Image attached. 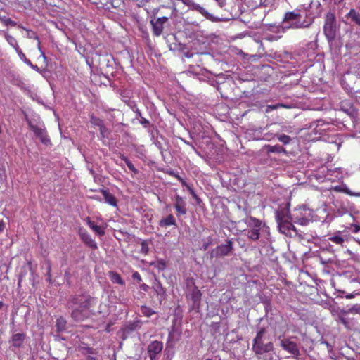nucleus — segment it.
<instances>
[{"label":"nucleus","mask_w":360,"mask_h":360,"mask_svg":"<svg viewBox=\"0 0 360 360\" xmlns=\"http://www.w3.org/2000/svg\"><path fill=\"white\" fill-rule=\"evenodd\" d=\"M95 298L87 293L70 296L67 307L71 309L70 316L76 322H81L94 314L91 309Z\"/></svg>","instance_id":"f257e3e1"},{"label":"nucleus","mask_w":360,"mask_h":360,"mask_svg":"<svg viewBox=\"0 0 360 360\" xmlns=\"http://www.w3.org/2000/svg\"><path fill=\"white\" fill-rule=\"evenodd\" d=\"M257 359H264L267 354L273 352L274 346L271 340H269L267 336V330L264 327H261L257 332L255 338L253 339L252 347Z\"/></svg>","instance_id":"f03ea898"},{"label":"nucleus","mask_w":360,"mask_h":360,"mask_svg":"<svg viewBox=\"0 0 360 360\" xmlns=\"http://www.w3.org/2000/svg\"><path fill=\"white\" fill-rule=\"evenodd\" d=\"M313 18H307L302 20V10L295 9L292 11H288L284 14L282 23L283 30L287 29H303L308 28L313 23Z\"/></svg>","instance_id":"7ed1b4c3"},{"label":"nucleus","mask_w":360,"mask_h":360,"mask_svg":"<svg viewBox=\"0 0 360 360\" xmlns=\"http://www.w3.org/2000/svg\"><path fill=\"white\" fill-rule=\"evenodd\" d=\"M323 34L328 44H332L340 34V25L338 22L335 14L328 12L325 16Z\"/></svg>","instance_id":"20e7f679"},{"label":"nucleus","mask_w":360,"mask_h":360,"mask_svg":"<svg viewBox=\"0 0 360 360\" xmlns=\"http://www.w3.org/2000/svg\"><path fill=\"white\" fill-rule=\"evenodd\" d=\"M233 251V244L230 240H227L225 244L218 245L210 252L211 257H223L231 255Z\"/></svg>","instance_id":"39448f33"},{"label":"nucleus","mask_w":360,"mask_h":360,"mask_svg":"<svg viewBox=\"0 0 360 360\" xmlns=\"http://www.w3.org/2000/svg\"><path fill=\"white\" fill-rule=\"evenodd\" d=\"M182 1L184 4L190 6L192 10L198 11L203 16H205L207 20H210L212 22L222 21L221 18L215 17L212 14L208 13L203 7H202L199 4L193 2V0H182Z\"/></svg>","instance_id":"423d86ee"},{"label":"nucleus","mask_w":360,"mask_h":360,"mask_svg":"<svg viewBox=\"0 0 360 360\" xmlns=\"http://www.w3.org/2000/svg\"><path fill=\"white\" fill-rule=\"evenodd\" d=\"M248 224L249 226H252V228L247 230V236L252 240H257L260 236L261 221L255 217H250Z\"/></svg>","instance_id":"0eeeda50"},{"label":"nucleus","mask_w":360,"mask_h":360,"mask_svg":"<svg viewBox=\"0 0 360 360\" xmlns=\"http://www.w3.org/2000/svg\"><path fill=\"white\" fill-rule=\"evenodd\" d=\"M280 345L284 350L291 354L294 358L298 359L300 356V352L297 344L292 341L290 338L281 340Z\"/></svg>","instance_id":"6e6552de"},{"label":"nucleus","mask_w":360,"mask_h":360,"mask_svg":"<svg viewBox=\"0 0 360 360\" xmlns=\"http://www.w3.org/2000/svg\"><path fill=\"white\" fill-rule=\"evenodd\" d=\"M30 128L34 133L35 136L40 139L43 144L46 146L51 145V140L49 138L45 129L40 128L36 125H30Z\"/></svg>","instance_id":"1a4fd4ad"},{"label":"nucleus","mask_w":360,"mask_h":360,"mask_svg":"<svg viewBox=\"0 0 360 360\" xmlns=\"http://www.w3.org/2000/svg\"><path fill=\"white\" fill-rule=\"evenodd\" d=\"M168 21V18L161 17L150 20L154 35L160 36L162 33L163 25Z\"/></svg>","instance_id":"9d476101"},{"label":"nucleus","mask_w":360,"mask_h":360,"mask_svg":"<svg viewBox=\"0 0 360 360\" xmlns=\"http://www.w3.org/2000/svg\"><path fill=\"white\" fill-rule=\"evenodd\" d=\"M278 227L279 229V231L282 233H283L286 236H292V233H291L292 231H294L296 235L297 234L296 228L290 221V219L289 220L287 219L284 221H281V222L278 223Z\"/></svg>","instance_id":"9b49d317"},{"label":"nucleus","mask_w":360,"mask_h":360,"mask_svg":"<svg viewBox=\"0 0 360 360\" xmlns=\"http://www.w3.org/2000/svg\"><path fill=\"white\" fill-rule=\"evenodd\" d=\"M162 348L163 345L162 342L155 340L150 343L148 346V352L150 359L153 360L155 358V356L161 352Z\"/></svg>","instance_id":"f8f14e48"},{"label":"nucleus","mask_w":360,"mask_h":360,"mask_svg":"<svg viewBox=\"0 0 360 360\" xmlns=\"http://www.w3.org/2000/svg\"><path fill=\"white\" fill-rule=\"evenodd\" d=\"M340 110L345 112L352 118H355L357 116V110L354 105L347 101H342L340 103Z\"/></svg>","instance_id":"ddd939ff"},{"label":"nucleus","mask_w":360,"mask_h":360,"mask_svg":"<svg viewBox=\"0 0 360 360\" xmlns=\"http://www.w3.org/2000/svg\"><path fill=\"white\" fill-rule=\"evenodd\" d=\"M278 125L276 124H272L269 126V128H270V131H272L271 134H274V136H276L277 139L282 142L284 145H287L290 143L292 139L290 136L285 134H281L278 131H276V127Z\"/></svg>","instance_id":"4468645a"},{"label":"nucleus","mask_w":360,"mask_h":360,"mask_svg":"<svg viewBox=\"0 0 360 360\" xmlns=\"http://www.w3.org/2000/svg\"><path fill=\"white\" fill-rule=\"evenodd\" d=\"M186 205V203L183 198L177 195L175 198V202L174 204V207L177 212V214L184 215L186 214L187 209Z\"/></svg>","instance_id":"2eb2a0df"},{"label":"nucleus","mask_w":360,"mask_h":360,"mask_svg":"<svg viewBox=\"0 0 360 360\" xmlns=\"http://www.w3.org/2000/svg\"><path fill=\"white\" fill-rule=\"evenodd\" d=\"M153 289L156 292L157 295L160 297V304L162 303V300H164L167 297L166 290L162 286L161 283L155 279L153 285Z\"/></svg>","instance_id":"dca6fc26"},{"label":"nucleus","mask_w":360,"mask_h":360,"mask_svg":"<svg viewBox=\"0 0 360 360\" xmlns=\"http://www.w3.org/2000/svg\"><path fill=\"white\" fill-rule=\"evenodd\" d=\"M345 18L350 20L351 23L360 27V13L356 9L352 8L345 15Z\"/></svg>","instance_id":"f3484780"},{"label":"nucleus","mask_w":360,"mask_h":360,"mask_svg":"<svg viewBox=\"0 0 360 360\" xmlns=\"http://www.w3.org/2000/svg\"><path fill=\"white\" fill-rule=\"evenodd\" d=\"M25 339V333H15L12 335L11 344L15 348H20L22 347Z\"/></svg>","instance_id":"a211bd4d"},{"label":"nucleus","mask_w":360,"mask_h":360,"mask_svg":"<svg viewBox=\"0 0 360 360\" xmlns=\"http://www.w3.org/2000/svg\"><path fill=\"white\" fill-rule=\"evenodd\" d=\"M101 193L103 194V198L105 199V202L108 203L109 205L117 207V201L115 197L111 194L108 189H101Z\"/></svg>","instance_id":"6ab92c4d"},{"label":"nucleus","mask_w":360,"mask_h":360,"mask_svg":"<svg viewBox=\"0 0 360 360\" xmlns=\"http://www.w3.org/2000/svg\"><path fill=\"white\" fill-rule=\"evenodd\" d=\"M264 149L266 150L267 154H269L270 153H286L285 149L280 145H275V146L266 145V146H264Z\"/></svg>","instance_id":"aec40b11"},{"label":"nucleus","mask_w":360,"mask_h":360,"mask_svg":"<svg viewBox=\"0 0 360 360\" xmlns=\"http://www.w3.org/2000/svg\"><path fill=\"white\" fill-rule=\"evenodd\" d=\"M201 295L202 294L200 290H199L198 288L194 285L191 295V300L193 302V306H197L199 304L201 299Z\"/></svg>","instance_id":"412c9836"},{"label":"nucleus","mask_w":360,"mask_h":360,"mask_svg":"<svg viewBox=\"0 0 360 360\" xmlns=\"http://www.w3.org/2000/svg\"><path fill=\"white\" fill-rule=\"evenodd\" d=\"M159 225L161 227H165V226H168L170 225L176 226V220H175L174 216L172 214H169L167 217L162 219L159 221Z\"/></svg>","instance_id":"4be33fe9"},{"label":"nucleus","mask_w":360,"mask_h":360,"mask_svg":"<svg viewBox=\"0 0 360 360\" xmlns=\"http://www.w3.org/2000/svg\"><path fill=\"white\" fill-rule=\"evenodd\" d=\"M108 274L110 278L113 283H117L122 285H125L124 281L121 278L118 273L111 271H109Z\"/></svg>","instance_id":"5701e85b"},{"label":"nucleus","mask_w":360,"mask_h":360,"mask_svg":"<svg viewBox=\"0 0 360 360\" xmlns=\"http://www.w3.org/2000/svg\"><path fill=\"white\" fill-rule=\"evenodd\" d=\"M87 224L100 236H103L105 235L104 229L101 226L95 224L94 222L91 221V219L89 217L87 218Z\"/></svg>","instance_id":"b1692460"},{"label":"nucleus","mask_w":360,"mask_h":360,"mask_svg":"<svg viewBox=\"0 0 360 360\" xmlns=\"http://www.w3.org/2000/svg\"><path fill=\"white\" fill-rule=\"evenodd\" d=\"M288 211L287 210H281V211H276V218L277 223H280L281 221H284L287 219H290V216L288 215Z\"/></svg>","instance_id":"393cba45"},{"label":"nucleus","mask_w":360,"mask_h":360,"mask_svg":"<svg viewBox=\"0 0 360 360\" xmlns=\"http://www.w3.org/2000/svg\"><path fill=\"white\" fill-rule=\"evenodd\" d=\"M81 238L82 240L89 247L97 248L96 243L95 241L91 238V237L87 234V233H82L81 234Z\"/></svg>","instance_id":"a878e982"},{"label":"nucleus","mask_w":360,"mask_h":360,"mask_svg":"<svg viewBox=\"0 0 360 360\" xmlns=\"http://www.w3.org/2000/svg\"><path fill=\"white\" fill-rule=\"evenodd\" d=\"M66 320L62 316L59 317L56 320V326L58 332H62L66 330Z\"/></svg>","instance_id":"bb28decb"},{"label":"nucleus","mask_w":360,"mask_h":360,"mask_svg":"<svg viewBox=\"0 0 360 360\" xmlns=\"http://www.w3.org/2000/svg\"><path fill=\"white\" fill-rule=\"evenodd\" d=\"M18 56L22 60H23L26 64H27L29 66H30L32 69L35 70L37 72H40L39 68L36 65H33L32 62L27 59L25 56V55L22 53L21 50L18 51Z\"/></svg>","instance_id":"cd10ccee"},{"label":"nucleus","mask_w":360,"mask_h":360,"mask_svg":"<svg viewBox=\"0 0 360 360\" xmlns=\"http://www.w3.org/2000/svg\"><path fill=\"white\" fill-rule=\"evenodd\" d=\"M5 38L6 39V41H8V43L11 46H13L15 49L17 53H18V51L21 50V49L19 48L16 39L14 37H13L12 36H11L8 34H7V33H5Z\"/></svg>","instance_id":"c85d7f7f"},{"label":"nucleus","mask_w":360,"mask_h":360,"mask_svg":"<svg viewBox=\"0 0 360 360\" xmlns=\"http://www.w3.org/2000/svg\"><path fill=\"white\" fill-rule=\"evenodd\" d=\"M336 321L343 324L347 329H351L353 326V323L349 319L341 315L338 316Z\"/></svg>","instance_id":"c756f323"},{"label":"nucleus","mask_w":360,"mask_h":360,"mask_svg":"<svg viewBox=\"0 0 360 360\" xmlns=\"http://www.w3.org/2000/svg\"><path fill=\"white\" fill-rule=\"evenodd\" d=\"M0 21L5 25L15 26L16 22L8 18L6 15L3 14V12L0 11Z\"/></svg>","instance_id":"7c9ffc66"},{"label":"nucleus","mask_w":360,"mask_h":360,"mask_svg":"<svg viewBox=\"0 0 360 360\" xmlns=\"http://www.w3.org/2000/svg\"><path fill=\"white\" fill-rule=\"evenodd\" d=\"M139 327V322H134L131 323L127 326H125L122 329H124V334H130L131 332H133L134 330H136V328Z\"/></svg>","instance_id":"2f4dec72"},{"label":"nucleus","mask_w":360,"mask_h":360,"mask_svg":"<svg viewBox=\"0 0 360 360\" xmlns=\"http://www.w3.org/2000/svg\"><path fill=\"white\" fill-rule=\"evenodd\" d=\"M135 112L136 114V118H140L139 122L145 127L147 128L150 126V122L148 120L143 117L141 113V111L139 109H136L135 110Z\"/></svg>","instance_id":"473e14b6"},{"label":"nucleus","mask_w":360,"mask_h":360,"mask_svg":"<svg viewBox=\"0 0 360 360\" xmlns=\"http://www.w3.org/2000/svg\"><path fill=\"white\" fill-rule=\"evenodd\" d=\"M342 314H360V304H354L350 307L348 310H342Z\"/></svg>","instance_id":"72a5a7b5"},{"label":"nucleus","mask_w":360,"mask_h":360,"mask_svg":"<svg viewBox=\"0 0 360 360\" xmlns=\"http://www.w3.org/2000/svg\"><path fill=\"white\" fill-rule=\"evenodd\" d=\"M141 312L142 314H143L146 317H150L153 314H155L156 312L153 310L151 308L146 307V306H142L141 307Z\"/></svg>","instance_id":"f704fd0d"},{"label":"nucleus","mask_w":360,"mask_h":360,"mask_svg":"<svg viewBox=\"0 0 360 360\" xmlns=\"http://www.w3.org/2000/svg\"><path fill=\"white\" fill-rule=\"evenodd\" d=\"M152 265L157 268L159 271H163L166 268V262L163 259H160L153 262Z\"/></svg>","instance_id":"c9c22d12"},{"label":"nucleus","mask_w":360,"mask_h":360,"mask_svg":"<svg viewBox=\"0 0 360 360\" xmlns=\"http://www.w3.org/2000/svg\"><path fill=\"white\" fill-rule=\"evenodd\" d=\"M122 160H123L126 165H127L129 169H130L131 172H133L134 174L138 173V169L135 168L132 162L125 156L122 157Z\"/></svg>","instance_id":"e433bc0d"},{"label":"nucleus","mask_w":360,"mask_h":360,"mask_svg":"<svg viewBox=\"0 0 360 360\" xmlns=\"http://www.w3.org/2000/svg\"><path fill=\"white\" fill-rule=\"evenodd\" d=\"M186 187L190 193V194L192 195V197L195 200V202L198 205H200L202 202L201 199L196 195L194 190L189 186L186 185Z\"/></svg>","instance_id":"4c0bfd02"},{"label":"nucleus","mask_w":360,"mask_h":360,"mask_svg":"<svg viewBox=\"0 0 360 360\" xmlns=\"http://www.w3.org/2000/svg\"><path fill=\"white\" fill-rule=\"evenodd\" d=\"M252 136H253V138L255 139H261V136H262V128H259V129H252Z\"/></svg>","instance_id":"58836bf2"},{"label":"nucleus","mask_w":360,"mask_h":360,"mask_svg":"<svg viewBox=\"0 0 360 360\" xmlns=\"http://www.w3.org/2000/svg\"><path fill=\"white\" fill-rule=\"evenodd\" d=\"M91 122L93 124L98 126V127H101L103 124V122L102 120H101L98 117H94V116H92L91 118Z\"/></svg>","instance_id":"ea45409f"},{"label":"nucleus","mask_w":360,"mask_h":360,"mask_svg":"<svg viewBox=\"0 0 360 360\" xmlns=\"http://www.w3.org/2000/svg\"><path fill=\"white\" fill-rule=\"evenodd\" d=\"M330 240L336 244H342L344 242L343 238L338 236H332Z\"/></svg>","instance_id":"a19ab883"},{"label":"nucleus","mask_w":360,"mask_h":360,"mask_svg":"<svg viewBox=\"0 0 360 360\" xmlns=\"http://www.w3.org/2000/svg\"><path fill=\"white\" fill-rule=\"evenodd\" d=\"M275 0H260L261 5L267 7L274 5Z\"/></svg>","instance_id":"79ce46f5"},{"label":"nucleus","mask_w":360,"mask_h":360,"mask_svg":"<svg viewBox=\"0 0 360 360\" xmlns=\"http://www.w3.org/2000/svg\"><path fill=\"white\" fill-rule=\"evenodd\" d=\"M100 127V134L102 137H105L106 134L108 132V128L103 124Z\"/></svg>","instance_id":"37998d69"},{"label":"nucleus","mask_w":360,"mask_h":360,"mask_svg":"<svg viewBox=\"0 0 360 360\" xmlns=\"http://www.w3.org/2000/svg\"><path fill=\"white\" fill-rule=\"evenodd\" d=\"M141 252L146 254L148 252V245L146 241H143L141 243Z\"/></svg>","instance_id":"c03bdc74"},{"label":"nucleus","mask_w":360,"mask_h":360,"mask_svg":"<svg viewBox=\"0 0 360 360\" xmlns=\"http://www.w3.org/2000/svg\"><path fill=\"white\" fill-rule=\"evenodd\" d=\"M297 222L301 225H307L309 220L305 218H300L298 219Z\"/></svg>","instance_id":"a18cd8bd"},{"label":"nucleus","mask_w":360,"mask_h":360,"mask_svg":"<svg viewBox=\"0 0 360 360\" xmlns=\"http://www.w3.org/2000/svg\"><path fill=\"white\" fill-rule=\"evenodd\" d=\"M132 278L135 280H137L139 282L141 281V276L138 272H134L132 274Z\"/></svg>","instance_id":"49530a36"},{"label":"nucleus","mask_w":360,"mask_h":360,"mask_svg":"<svg viewBox=\"0 0 360 360\" xmlns=\"http://www.w3.org/2000/svg\"><path fill=\"white\" fill-rule=\"evenodd\" d=\"M215 1L218 3L219 6L221 8L224 7L226 4L225 0H215Z\"/></svg>","instance_id":"de8ad7c7"},{"label":"nucleus","mask_w":360,"mask_h":360,"mask_svg":"<svg viewBox=\"0 0 360 360\" xmlns=\"http://www.w3.org/2000/svg\"><path fill=\"white\" fill-rule=\"evenodd\" d=\"M181 140L184 143H186V144H187V145L190 146L192 148L195 149L194 146H193L191 143H190V142H188V141H186L185 139H182V138H181Z\"/></svg>","instance_id":"09e8293b"},{"label":"nucleus","mask_w":360,"mask_h":360,"mask_svg":"<svg viewBox=\"0 0 360 360\" xmlns=\"http://www.w3.org/2000/svg\"><path fill=\"white\" fill-rule=\"evenodd\" d=\"M5 228V224L2 220H0V232L3 231Z\"/></svg>","instance_id":"8fccbe9b"},{"label":"nucleus","mask_w":360,"mask_h":360,"mask_svg":"<svg viewBox=\"0 0 360 360\" xmlns=\"http://www.w3.org/2000/svg\"><path fill=\"white\" fill-rule=\"evenodd\" d=\"M184 55L186 58H191L193 56V53H190L189 51H187V52H184Z\"/></svg>","instance_id":"3c124183"},{"label":"nucleus","mask_w":360,"mask_h":360,"mask_svg":"<svg viewBox=\"0 0 360 360\" xmlns=\"http://www.w3.org/2000/svg\"><path fill=\"white\" fill-rule=\"evenodd\" d=\"M38 49H39V51H41V56L44 58V60H46L47 58H46V56H45V53L41 51V47H40V45H39V46H38Z\"/></svg>","instance_id":"603ef678"},{"label":"nucleus","mask_w":360,"mask_h":360,"mask_svg":"<svg viewBox=\"0 0 360 360\" xmlns=\"http://www.w3.org/2000/svg\"><path fill=\"white\" fill-rule=\"evenodd\" d=\"M355 295L354 294H348L345 296V297L347 299H351V298H353L354 297Z\"/></svg>","instance_id":"864d4df0"},{"label":"nucleus","mask_w":360,"mask_h":360,"mask_svg":"<svg viewBox=\"0 0 360 360\" xmlns=\"http://www.w3.org/2000/svg\"><path fill=\"white\" fill-rule=\"evenodd\" d=\"M129 335V334H127V333L124 334V329H122V337H121V338H122V340H125V339L127 338V335Z\"/></svg>","instance_id":"5fc2aeb1"},{"label":"nucleus","mask_w":360,"mask_h":360,"mask_svg":"<svg viewBox=\"0 0 360 360\" xmlns=\"http://www.w3.org/2000/svg\"><path fill=\"white\" fill-rule=\"evenodd\" d=\"M141 288L142 290L146 291L148 288V286L147 285H146V284H143Z\"/></svg>","instance_id":"6e6d98bb"},{"label":"nucleus","mask_w":360,"mask_h":360,"mask_svg":"<svg viewBox=\"0 0 360 360\" xmlns=\"http://www.w3.org/2000/svg\"><path fill=\"white\" fill-rule=\"evenodd\" d=\"M86 360H96V359L94 357L89 356L86 357Z\"/></svg>","instance_id":"4d7b16f0"},{"label":"nucleus","mask_w":360,"mask_h":360,"mask_svg":"<svg viewBox=\"0 0 360 360\" xmlns=\"http://www.w3.org/2000/svg\"><path fill=\"white\" fill-rule=\"evenodd\" d=\"M180 46H181V51L183 53H184V52H185V51H184V49H186V46H185V45H182V44H180Z\"/></svg>","instance_id":"13d9d810"},{"label":"nucleus","mask_w":360,"mask_h":360,"mask_svg":"<svg viewBox=\"0 0 360 360\" xmlns=\"http://www.w3.org/2000/svg\"><path fill=\"white\" fill-rule=\"evenodd\" d=\"M4 306V302L0 301V310H1L3 309Z\"/></svg>","instance_id":"bf43d9fd"},{"label":"nucleus","mask_w":360,"mask_h":360,"mask_svg":"<svg viewBox=\"0 0 360 360\" xmlns=\"http://www.w3.org/2000/svg\"><path fill=\"white\" fill-rule=\"evenodd\" d=\"M32 34L34 35V37H34V39H36L39 40V37H38V36H37L34 32H32Z\"/></svg>","instance_id":"052dcab7"},{"label":"nucleus","mask_w":360,"mask_h":360,"mask_svg":"<svg viewBox=\"0 0 360 360\" xmlns=\"http://www.w3.org/2000/svg\"><path fill=\"white\" fill-rule=\"evenodd\" d=\"M343 0H334V3L335 4H340V2H342Z\"/></svg>","instance_id":"680f3d73"},{"label":"nucleus","mask_w":360,"mask_h":360,"mask_svg":"<svg viewBox=\"0 0 360 360\" xmlns=\"http://www.w3.org/2000/svg\"><path fill=\"white\" fill-rule=\"evenodd\" d=\"M208 245H209V244H208V243L205 244V245H203L204 249H205V250H206V249H207V248L208 247Z\"/></svg>","instance_id":"e2e57ef3"},{"label":"nucleus","mask_w":360,"mask_h":360,"mask_svg":"<svg viewBox=\"0 0 360 360\" xmlns=\"http://www.w3.org/2000/svg\"><path fill=\"white\" fill-rule=\"evenodd\" d=\"M264 139H269L268 134H264Z\"/></svg>","instance_id":"0e129e2a"},{"label":"nucleus","mask_w":360,"mask_h":360,"mask_svg":"<svg viewBox=\"0 0 360 360\" xmlns=\"http://www.w3.org/2000/svg\"><path fill=\"white\" fill-rule=\"evenodd\" d=\"M321 262H322L323 264H327V263H328V262H326V261H323L322 259H321Z\"/></svg>","instance_id":"69168bd1"},{"label":"nucleus","mask_w":360,"mask_h":360,"mask_svg":"<svg viewBox=\"0 0 360 360\" xmlns=\"http://www.w3.org/2000/svg\"><path fill=\"white\" fill-rule=\"evenodd\" d=\"M92 350H93L92 349H89V353H91V354H92V353H93V352H92Z\"/></svg>","instance_id":"338daca9"},{"label":"nucleus","mask_w":360,"mask_h":360,"mask_svg":"<svg viewBox=\"0 0 360 360\" xmlns=\"http://www.w3.org/2000/svg\"><path fill=\"white\" fill-rule=\"evenodd\" d=\"M335 189L336 191H339V190H340V189H339V187H335Z\"/></svg>","instance_id":"774afa93"}]
</instances>
